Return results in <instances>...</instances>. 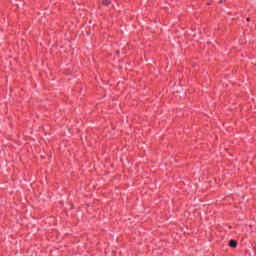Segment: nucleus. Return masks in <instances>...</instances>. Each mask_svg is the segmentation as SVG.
Wrapping results in <instances>:
<instances>
[{"instance_id":"f257e3e1","label":"nucleus","mask_w":256,"mask_h":256,"mask_svg":"<svg viewBox=\"0 0 256 256\" xmlns=\"http://www.w3.org/2000/svg\"><path fill=\"white\" fill-rule=\"evenodd\" d=\"M229 246L232 247L233 249H235V248L237 247V241H235V240H230Z\"/></svg>"},{"instance_id":"7ed1b4c3","label":"nucleus","mask_w":256,"mask_h":256,"mask_svg":"<svg viewBox=\"0 0 256 256\" xmlns=\"http://www.w3.org/2000/svg\"><path fill=\"white\" fill-rule=\"evenodd\" d=\"M247 21H249V18H247Z\"/></svg>"},{"instance_id":"f03ea898","label":"nucleus","mask_w":256,"mask_h":256,"mask_svg":"<svg viewBox=\"0 0 256 256\" xmlns=\"http://www.w3.org/2000/svg\"><path fill=\"white\" fill-rule=\"evenodd\" d=\"M109 3H111L109 0H105V1L103 2V5H109Z\"/></svg>"}]
</instances>
